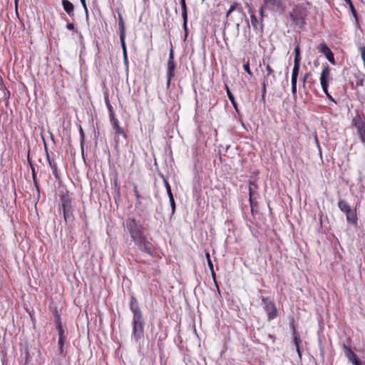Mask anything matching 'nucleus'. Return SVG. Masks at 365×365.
<instances>
[{
    "instance_id": "20",
    "label": "nucleus",
    "mask_w": 365,
    "mask_h": 365,
    "mask_svg": "<svg viewBox=\"0 0 365 365\" xmlns=\"http://www.w3.org/2000/svg\"><path fill=\"white\" fill-rule=\"evenodd\" d=\"M61 207L63 211L72 210L71 202L68 197H63Z\"/></svg>"
},
{
    "instance_id": "40",
    "label": "nucleus",
    "mask_w": 365,
    "mask_h": 365,
    "mask_svg": "<svg viewBox=\"0 0 365 365\" xmlns=\"http://www.w3.org/2000/svg\"><path fill=\"white\" fill-rule=\"evenodd\" d=\"M168 62H175V60H174V51H173V48H171L170 50L169 57H168Z\"/></svg>"
},
{
    "instance_id": "38",
    "label": "nucleus",
    "mask_w": 365,
    "mask_h": 365,
    "mask_svg": "<svg viewBox=\"0 0 365 365\" xmlns=\"http://www.w3.org/2000/svg\"><path fill=\"white\" fill-rule=\"evenodd\" d=\"M243 68L249 75L252 76V72L250 70L249 61L243 65Z\"/></svg>"
},
{
    "instance_id": "17",
    "label": "nucleus",
    "mask_w": 365,
    "mask_h": 365,
    "mask_svg": "<svg viewBox=\"0 0 365 365\" xmlns=\"http://www.w3.org/2000/svg\"><path fill=\"white\" fill-rule=\"evenodd\" d=\"M251 24L255 31L259 30L261 33L263 31V25L262 22H259L257 17L252 14L250 16Z\"/></svg>"
},
{
    "instance_id": "51",
    "label": "nucleus",
    "mask_w": 365,
    "mask_h": 365,
    "mask_svg": "<svg viewBox=\"0 0 365 365\" xmlns=\"http://www.w3.org/2000/svg\"><path fill=\"white\" fill-rule=\"evenodd\" d=\"M267 82H268V78H264V80H263V82H262V88H266Z\"/></svg>"
},
{
    "instance_id": "46",
    "label": "nucleus",
    "mask_w": 365,
    "mask_h": 365,
    "mask_svg": "<svg viewBox=\"0 0 365 365\" xmlns=\"http://www.w3.org/2000/svg\"><path fill=\"white\" fill-rule=\"evenodd\" d=\"M310 73H307L304 77H303V83H304V87L305 86V83L307 81L309 77L310 76Z\"/></svg>"
},
{
    "instance_id": "5",
    "label": "nucleus",
    "mask_w": 365,
    "mask_h": 365,
    "mask_svg": "<svg viewBox=\"0 0 365 365\" xmlns=\"http://www.w3.org/2000/svg\"><path fill=\"white\" fill-rule=\"evenodd\" d=\"M132 240L140 251L152 255L151 243L147 240L145 234L132 237Z\"/></svg>"
},
{
    "instance_id": "43",
    "label": "nucleus",
    "mask_w": 365,
    "mask_h": 365,
    "mask_svg": "<svg viewBox=\"0 0 365 365\" xmlns=\"http://www.w3.org/2000/svg\"><path fill=\"white\" fill-rule=\"evenodd\" d=\"M123 53V61H124V63L125 65L128 67V56H127V51H125Z\"/></svg>"
},
{
    "instance_id": "56",
    "label": "nucleus",
    "mask_w": 365,
    "mask_h": 365,
    "mask_svg": "<svg viewBox=\"0 0 365 365\" xmlns=\"http://www.w3.org/2000/svg\"><path fill=\"white\" fill-rule=\"evenodd\" d=\"M135 192L136 197L138 198L139 197V194L138 193V191H137L136 188L135 189Z\"/></svg>"
},
{
    "instance_id": "36",
    "label": "nucleus",
    "mask_w": 365,
    "mask_h": 365,
    "mask_svg": "<svg viewBox=\"0 0 365 365\" xmlns=\"http://www.w3.org/2000/svg\"><path fill=\"white\" fill-rule=\"evenodd\" d=\"M169 200H170V206H171V209H172V215H174V213L175 212V202L174 196H170L169 197Z\"/></svg>"
},
{
    "instance_id": "29",
    "label": "nucleus",
    "mask_w": 365,
    "mask_h": 365,
    "mask_svg": "<svg viewBox=\"0 0 365 365\" xmlns=\"http://www.w3.org/2000/svg\"><path fill=\"white\" fill-rule=\"evenodd\" d=\"M28 162L31 166V170H32V177H33V180H34V185L36 186V187L37 188V190H38V185H37V182H36V173H35V169H34V165H32L31 160H30V158H29V156H28Z\"/></svg>"
},
{
    "instance_id": "58",
    "label": "nucleus",
    "mask_w": 365,
    "mask_h": 365,
    "mask_svg": "<svg viewBox=\"0 0 365 365\" xmlns=\"http://www.w3.org/2000/svg\"><path fill=\"white\" fill-rule=\"evenodd\" d=\"M81 133L82 136L83 137L84 135H83V129L81 128Z\"/></svg>"
},
{
    "instance_id": "53",
    "label": "nucleus",
    "mask_w": 365,
    "mask_h": 365,
    "mask_svg": "<svg viewBox=\"0 0 365 365\" xmlns=\"http://www.w3.org/2000/svg\"><path fill=\"white\" fill-rule=\"evenodd\" d=\"M292 93L293 95L297 93V86H292Z\"/></svg>"
},
{
    "instance_id": "12",
    "label": "nucleus",
    "mask_w": 365,
    "mask_h": 365,
    "mask_svg": "<svg viewBox=\"0 0 365 365\" xmlns=\"http://www.w3.org/2000/svg\"><path fill=\"white\" fill-rule=\"evenodd\" d=\"M62 6L64 11L69 16L73 17L74 16V6L71 1L68 0H62Z\"/></svg>"
},
{
    "instance_id": "45",
    "label": "nucleus",
    "mask_w": 365,
    "mask_h": 365,
    "mask_svg": "<svg viewBox=\"0 0 365 365\" xmlns=\"http://www.w3.org/2000/svg\"><path fill=\"white\" fill-rule=\"evenodd\" d=\"M120 27V31H125V26H124V22L122 19V17L120 16V23H119Z\"/></svg>"
},
{
    "instance_id": "8",
    "label": "nucleus",
    "mask_w": 365,
    "mask_h": 365,
    "mask_svg": "<svg viewBox=\"0 0 365 365\" xmlns=\"http://www.w3.org/2000/svg\"><path fill=\"white\" fill-rule=\"evenodd\" d=\"M330 70L329 66H325L321 73L320 76V83L322 85V90L324 93L327 95V98L331 101L336 103L334 99L328 92V78L329 77Z\"/></svg>"
},
{
    "instance_id": "37",
    "label": "nucleus",
    "mask_w": 365,
    "mask_h": 365,
    "mask_svg": "<svg viewBox=\"0 0 365 365\" xmlns=\"http://www.w3.org/2000/svg\"><path fill=\"white\" fill-rule=\"evenodd\" d=\"M165 188H166V191H167L168 197H170V196H173V194L172 190H171L170 185H169V183L166 180H165Z\"/></svg>"
},
{
    "instance_id": "25",
    "label": "nucleus",
    "mask_w": 365,
    "mask_h": 365,
    "mask_svg": "<svg viewBox=\"0 0 365 365\" xmlns=\"http://www.w3.org/2000/svg\"><path fill=\"white\" fill-rule=\"evenodd\" d=\"M47 158H48L49 165H50L51 168L52 169L53 175L56 177V178L59 179L60 177H59V174H58V169H57L56 165L55 163H53L50 160L48 155L47 156Z\"/></svg>"
},
{
    "instance_id": "41",
    "label": "nucleus",
    "mask_w": 365,
    "mask_h": 365,
    "mask_svg": "<svg viewBox=\"0 0 365 365\" xmlns=\"http://www.w3.org/2000/svg\"><path fill=\"white\" fill-rule=\"evenodd\" d=\"M58 346L60 351L62 352L63 347V337H58Z\"/></svg>"
},
{
    "instance_id": "18",
    "label": "nucleus",
    "mask_w": 365,
    "mask_h": 365,
    "mask_svg": "<svg viewBox=\"0 0 365 365\" xmlns=\"http://www.w3.org/2000/svg\"><path fill=\"white\" fill-rule=\"evenodd\" d=\"M290 18L299 27H302L305 24L304 18L297 13H291Z\"/></svg>"
},
{
    "instance_id": "30",
    "label": "nucleus",
    "mask_w": 365,
    "mask_h": 365,
    "mask_svg": "<svg viewBox=\"0 0 365 365\" xmlns=\"http://www.w3.org/2000/svg\"><path fill=\"white\" fill-rule=\"evenodd\" d=\"M56 328H57V330H58V337H63V327L61 326V324L59 318H58L56 319Z\"/></svg>"
},
{
    "instance_id": "48",
    "label": "nucleus",
    "mask_w": 365,
    "mask_h": 365,
    "mask_svg": "<svg viewBox=\"0 0 365 365\" xmlns=\"http://www.w3.org/2000/svg\"><path fill=\"white\" fill-rule=\"evenodd\" d=\"M292 86H297V77L292 76Z\"/></svg>"
},
{
    "instance_id": "4",
    "label": "nucleus",
    "mask_w": 365,
    "mask_h": 365,
    "mask_svg": "<svg viewBox=\"0 0 365 365\" xmlns=\"http://www.w3.org/2000/svg\"><path fill=\"white\" fill-rule=\"evenodd\" d=\"M132 240L140 251L152 255L151 243L147 240L145 234L132 237Z\"/></svg>"
},
{
    "instance_id": "23",
    "label": "nucleus",
    "mask_w": 365,
    "mask_h": 365,
    "mask_svg": "<svg viewBox=\"0 0 365 365\" xmlns=\"http://www.w3.org/2000/svg\"><path fill=\"white\" fill-rule=\"evenodd\" d=\"M264 4L272 9L276 6H279L280 4V0H264Z\"/></svg>"
},
{
    "instance_id": "16",
    "label": "nucleus",
    "mask_w": 365,
    "mask_h": 365,
    "mask_svg": "<svg viewBox=\"0 0 365 365\" xmlns=\"http://www.w3.org/2000/svg\"><path fill=\"white\" fill-rule=\"evenodd\" d=\"M344 352L345 354V356L349 359V361L353 363L355 360H356L358 358L356 355L354 354V351H351V349L347 346L346 345H343Z\"/></svg>"
},
{
    "instance_id": "26",
    "label": "nucleus",
    "mask_w": 365,
    "mask_h": 365,
    "mask_svg": "<svg viewBox=\"0 0 365 365\" xmlns=\"http://www.w3.org/2000/svg\"><path fill=\"white\" fill-rule=\"evenodd\" d=\"M300 68V61H294V67L292 69V76L298 77Z\"/></svg>"
},
{
    "instance_id": "42",
    "label": "nucleus",
    "mask_w": 365,
    "mask_h": 365,
    "mask_svg": "<svg viewBox=\"0 0 365 365\" xmlns=\"http://www.w3.org/2000/svg\"><path fill=\"white\" fill-rule=\"evenodd\" d=\"M80 1H81V3L83 9H84L86 15V16H88V9H87V6H86V0H80Z\"/></svg>"
},
{
    "instance_id": "50",
    "label": "nucleus",
    "mask_w": 365,
    "mask_h": 365,
    "mask_svg": "<svg viewBox=\"0 0 365 365\" xmlns=\"http://www.w3.org/2000/svg\"><path fill=\"white\" fill-rule=\"evenodd\" d=\"M356 86H363L364 85V80L363 79H359L356 83Z\"/></svg>"
},
{
    "instance_id": "49",
    "label": "nucleus",
    "mask_w": 365,
    "mask_h": 365,
    "mask_svg": "<svg viewBox=\"0 0 365 365\" xmlns=\"http://www.w3.org/2000/svg\"><path fill=\"white\" fill-rule=\"evenodd\" d=\"M66 29L68 30H73L74 29V24L73 23H69L66 25Z\"/></svg>"
},
{
    "instance_id": "15",
    "label": "nucleus",
    "mask_w": 365,
    "mask_h": 365,
    "mask_svg": "<svg viewBox=\"0 0 365 365\" xmlns=\"http://www.w3.org/2000/svg\"><path fill=\"white\" fill-rule=\"evenodd\" d=\"M180 4L182 8V17L183 19V27L187 32V11L185 0H180Z\"/></svg>"
},
{
    "instance_id": "21",
    "label": "nucleus",
    "mask_w": 365,
    "mask_h": 365,
    "mask_svg": "<svg viewBox=\"0 0 365 365\" xmlns=\"http://www.w3.org/2000/svg\"><path fill=\"white\" fill-rule=\"evenodd\" d=\"M338 207L341 211L346 213L351 210V207L349 204L344 200H340L338 202Z\"/></svg>"
},
{
    "instance_id": "32",
    "label": "nucleus",
    "mask_w": 365,
    "mask_h": 365,
    "mask_svg": "<svg viewBox=\"0 0 365 365\" xmlns=\"http://www.w3.org/2000/svg\"><path fill=\"white\" fill-rule=\"evenodd\" d=\"M63 212V217L66 222L70 221L72 220V210H65Z\"/></svg>"
},
{
    "instance_id": "2",
    "label": "nucleus",
    "mask_w": 365,
    "mask_h": 365,
    "mask_svg": "<svg viewBox=\"0 0 365 365\" xmlns=\"http://www.w3.org/2000/svg\"><path fill=\"white\" fill-rule=\"evenodd\" d=\"M243 15L241 5L238 3H233L226 13L225 25H229L230 21L236 24L238 26L240 25L239 20L242 19Z\"/></svg>"
},
{
    "instance_id": "28",
    "label": "nucleus",
    "mask_w": 365,
    "mask_h": 365,
    "mask_svg": "<svg viewBox=\"0 0 365 365\" xmlns=\"http://www.w3.org/2000/svg\"><path fill=\"white\" fill-rule=\"evenodd\" d=\"M105 100H106V106H107L108 111H109V117H110V118H113V117L115 116L114 111L113 110L112 106L110 105V103L109 102L108 98L106 96Z\"/></svg>"
},
{
    "instance_id": "55",
    "label": "nucleus",
    "mask_w": 365,
    "mask_h": 365,
    "mask_svg": "<svg viewBox=\"0 0 365 365\" xmlns=\"http://www.w3.org/2000/svg\"><path fill=\"white\" fill-rule=\"evenodd\" d=\"M259 13H260L261 16L262 17L263 16V9L262 8L260 9Z\"/></svg>"
},
{
    "instance_id": "10",
    "label": "nucleus",
    "mask_w": 365,
    "mask_h": 365,
    "mask_svg": "<svg viewBox=\"0 0 365 365\" xmlns=\"http://www.w3.org/2000/svg\"><path fill=\"white\" fill-rule=\"evenodd\" d=\"M318 49L321 53H322L326 56V58L330 63H331L332 64H335L334 53L325 43H321L318 46Z\"/></svg>"
},
{
    "instance_id": "13",
    "label": "nucleus",
    "mask_w": 365,
    "mask_h": 365,
    "mask_svg": "<svg viewBox=\"0 0 365 365\" xmlns=\"http://www.w3.org/2000/svg\"><path fill=\"white\" fill-rule=\"evenodd\" d=\"M352 125L356 128L357 130H361L365 127V120L362 119L359 114L356 115L352 120Z\"/></svg>"
},
{
    "instance_id": "35",
    "label": "nucleus",
    "mask_w": 365,
    "mask_h": 365,
    "mask_svg": "<svg viewBox=\"0 0 365 365\" xmlns=\"http://www.w3.org/2000/svg\"><path fill=\"white\" fill-rule=\"evenodd\" d=\"M357 133L359 135L360 139L363 143H365V127L361 130H357Z\"/></svg>"
},
{
    "instance_id": "54",
    "label": "nucleus",
    "mask_w": 365,
    "mask_h": 365,
    "mask_svg": "<svg viewBox=\"0 0 365 365\" xmlns=\"http://www.w3.org/2000/svg\"><path fill=\"white\" fill-rule=\"evenodd\" d=\"M354 365H361V361L359 359H357L356 360H355L354 361H353L352 363Z\"/></svg>"
},
{
    "instance_id": "33",
    "label": "nucleus",
    "mask_w": 365,
    "mask_h": 365,
    "mask_svg": "<svg viewBox=\"0 0 365 365\" xmlns=\"http://www.w3.org/2000/svg\"><path fill=\"white\" fill-rule=\"evenodd\" d=\"M205 257H206V259H207V264H208L210 270L212 271V269L214 268V266H213V264H212V260L210 259V253L208 252H205Z\"/></svg>"
},
{
    "instance_id": "3",
    "label": "nucleus",
    "mask_w": 365,
    "mask_h": 365,
    "mask_svg": "<svg viewBox=\"0 0 365 365\" xmlns=\"http://www.w3.org/2000/svg\"><path fill=\"white\" fill-rule=\"evenodd\" d=\"M125 230L130 233L131 238L144 233V228L139 221L133 218H128L124 224Z\"/></svg>"
},
{
    "instance_id": "57",
    "label": "nucleus",
    "mask_w": 365,
    "mask_h": 365,
    "mask_svg": "<svg viewBox=\"0 0 365 365\" xmlns=\"http://www.w3.org/2000/svg\"><path fill=\"white\" fill-rule=\"evenodd\" d=\"M18 1H19V0H14V2H15V6H16V8H17V6H18Z\"/></svg>"
},
{
    "instance_id": "47",
    "label": "nucleus",
    "mask_w": 365,
    "mask_h": 365,
    "mask_svg": "<svg viewBox=\"0 0 365 365\" xmlns=\"http://www.w3.org/2000/svg\"><path fill=\"white\" fill-rule=\"evenodd\" d=\"M210 272H211L212 277L216 286L217 287V282H216V274L214 271V268L212 269V271H210Z\"/></svg>"
},
{
    "instance_id": "24",
    "label": "nucleus",
    "mask_w": 365,
    "mask_h": 365,
    "mask_svg": "<svg viewBox=\"0 0 365 365\" xmlns=\"http://www.w3.org/2000/svg\"><path fill=\"white\" fill-rule=\"evenodd\" d=\"M225 88H226L227 94V97H228L229 100L231 101V103L233 105V106L235 107V108L237 109V104L235 101V97H234L233 94L232 93V92L230 91L227 85H225Z\"/></svg>"
},
{
    "instance_id": "11",
    "label": "nucleus",
    "mask_w": 365,
    "mask_h": 365,
    "mask_svg": "<svg viewBox=\"0 0 365 365\" xmlns=\"http://www.w3.org/2000/svg\"><path fill=\"white\" fill-rule=\"evenodd\" d=\"M175 68H176V63L175 62H168L167 63V68H166L167 87L170 86V81H171L172 78H173L175 76Z\"/></svg>"
},
{
    "instance_id": "39",
    "label": "nucleus",
    "mask_w": 365,
    "mask_h": 365,
    "mask_svg": "<svg viewBox=\"0 0 365 365\" xmlns=\"http://www.w3.org/2000/svg\"><path fill=\"white\" fill-rule=\"evenodd\" d=\"M359 51H360L361 56V58L363 60L364 65L365 67V46H360Z\"/></svg>"
},
{
    "instance_id": "6",
    "label": "nucleus",
    "mask_w": 365,
    "mask_h": 365,
    "mask_svg": "<svg viewBox=\"0 0 365 365\" xmlns=\"http://www.w3.org/2000/svg\"><path fill=\"white\" fill-rule=\"evenodd\" d=\"M132 240L140 251L152 255L151 243L147 240L145 234L132 237Z\"/></svg>"
},
{
    "instance_id": "44",
    "label": "nucleus",
    "mask_w": 365,
    "mask_h": 365,
    "mask_svg": "<svg viewBox=\"0 0 365 365\" xmlns=\"http://www.w3.org/2000/svg\"><path fill=\"white\" fill-rule=\"evenodd\" d=\"M344 1H345L346 3H348V4H349L350 8H351V11H352V12H353L354 15V16H356V11H355V10H354V6H353V4H352V3H351V0H344Z\"/></svg>"
},
{
    "instance_id": "7",
    "label": "nucleus",
    "mask_w": 365,
    "mask_h": 365,
    "mask_svg": "<svg viewBox=\"0 0 365 365\" xmlns=\"http://www.w3.org/2000/svg\"><path fill=\"white\" fill-rule=\"evenodd\" d=\"M132 240L140 251L152 255L151 243L147 240L145 234L132 237Z\"/></svg>"
},
{
    "instance_id": "52",
    "label": "nucleus",
    "mask_w": 365,
    "mask_h": 365,
    "mask_svg": "<svg viewBox=\"0 0 365 365\" xmlns=\"http://www.w3.org/2000/svg\"><path fill=\"white\" fill-rule=\"evenodd\" d=\"M265 94H266V88H262V98L263 101L265 99Z\"/></svg>"
},
{
    "instance_id": "1",
    "label": "nucleus",
    "mask_w": 365,
    "mask_h": 365,
    "mask_svg": "<svg viewBox=\"0 0 365 365\" xmlns=\"http://www.w3.org/2000/svg\"><path fill=\"white\" fill-rule=\"evenodd\" d=\"M130 309L133 313L132 319V338L136 342H138L144 336V321L143 319L142 312L139 307L138 300L135 297H132L130 302Z\"/></svg>"
},
{
    "instance_id": "19",
    "label": "nucleus",
    "mask_w": 365,
    "mask_h": 365,
    "mask_svg": "<svg viewBox=\"0 0 365 365\" xmlns=\"http://www.w3.org/2000/svg\"><path fill=\"white\" fill-rule=\"evenodd\" d=\"M294 344L296 346V350L298 354V356L301 359L302 358V351H301V348H300V344L302 343V340L299 337L298 334H297V332L295 331H294Z\"/></svg>"
},
{
    "instance_id": "14",
    "label": "nucleus",
    "mask_w": 365,
    "mask_h": 365,
    "mask_svg": "<svg viewBox=\"0 0 365 365\" xmlns=\"http://www.w3.org/2000/svg\"><path fill=\"white\" fill-rule=\"evenodd\" d=\"M110 120L112 123L113 128L115 131V133L118 134V135H121L124 137V138H126V135H125L123 129H122L120 127L118 119H116L114 116L113 118H110Z\"/></svg>"
},
{
    "instance_id": "22",
    "label": "nucleus",
    "mask_w": 365,
    "mask_h": 365,
    "mask_svg": "<svg viewBox=\"0 0 365 365\" xmlns=\"http://www.w3.org/2000/svg\"><path fill=\"white\" fill-rule=\"evenodd\" d=\"M346 220L349 223L356 224L357 217L355 212L350 210L349 212L346 213Z\"/></svg>"
},
{
    "instance_id": "27",
    "label": "nucleus",
    "mask_w": 365,
    "mask_h": 365,
    "mask_svg": "<svg viewBox=\"0 0 365 365\" xmlns=\"http://www.w3.org/2000/svg\"><path fill=\"white\" fill-rule=\"evenodd\" d=\"M125 32L123 31H121L120 32V43H121V46H122V48H123V53L125 52V51H127L126 50V46H125Z\"/></svg>"
},
{
    "instance_id": "31",
    "label": "nucleus",
    "mask_w": 365,
    "mask_h": 365,
    "mask_svg": "<svg viewBox=\"0 0 365 365\" xmlns=\"http://www.w3.org/2000/svg\"><path fill=\"white\" fill-rule=\"evenodd\" d=\"M294 61H301L300 48L299 45H297L294 48Z\"/></svg>"
},
{
    "instance_id": "9",
    "label": "nucleus",
    "mask_w": 365,
    "mask_h": 365,
    "mask_svg": "<svg viewBox=\"0 0 365 365\" xmlns=\"http://www.w3.org/2000/svg\"><path fill=\"white\" fill-rule=\"evenodd\" d=\"M262 304L263 305L265 312L267 314L268 320H272L277 316V309L274 304L267 298H262Z\"/></svg>"
},
{
    "instance_id": "34",
    "label": "nucleus",
    "mask_w": 365,
    "mask_h": 365,
    "mask_svg": "<svg viewBox=\"0 0 365 365\" xmlns=\"http://www.w3.org/2000/svg\"><path fill=\"white\" fill-rule=\"evenodd\" d=\"M266 69H267V76L265 78H269V76H272V78L274 80L275 76L274 74V71L271 68V66L269 65H267V67H266Z\"/></svg>"
}]
</instances>
